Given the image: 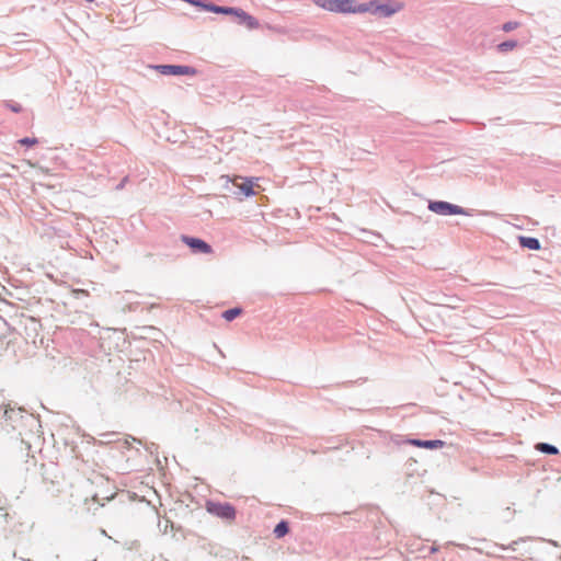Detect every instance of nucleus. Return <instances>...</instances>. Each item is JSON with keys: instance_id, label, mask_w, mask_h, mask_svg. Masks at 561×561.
<instances>
[{"instance_id": "obj_11", "label": "nucleus", "mask_w": 561, "mask_h": 561, "mask_svg": "<svg viewBox=\"0 0 561 561\" xmlns=\"http://www.w3.org/2000/svg\"><path fill=\"white\" fill-rule=\"evenodd\" d=\"M536 448L542 453L550 454V455H557L559 453L557 447L546 444V443L538 444Z\"/></svg>"}, {"instance_id": "obj_18", "label": "nucleus", "mask_w": 561, "mask_h": 561, "mask_svg": "<svg viewBox=\"0 0 561 561\" xmlns=\"http://www.w3.org/2000/svg\"><path fill=\"white\" fill-rule=\"evenodd\" d=\"M423 442L424 440H421V439H412L410 440V443L413 445V446H416V447H423Z\"/></svg>"}, {"instance_id": "obj_14", "label": "nucleus", "mask_w": 561, "mask_h": 561, "mask_svg": "<svg viewBox=\"0 0 561 561\" xmlns=\"http://www.w3.org/2000/svg\"><path fill=\"white\" fill-rule=\"evenodd\" d=\"M516 46H517V43L515 41H507V42L501 43L497 46V48H499V50L505 53V51H508V50H513Z\"/></svg>"}, {"instance_id": "obj_5", "label": "nucleus", "mask_w": 561, "mask_h": 561, "mask_svg": "<svg viewBox=\"0 0 561 561\" xmlns=\"http://www.w3.org/2000/svg\"><path fill=\"white\" fill-rule=\"evenodd\" d=\"M181 240L187 245L191 248V250L194 252V253H204V254H210L213 253V249L211 247L205 242L204 240L202 239H198V238H193V237H187V236H182L181 237Z\"/></svg>"}, {"instance_id": "obj_3", "label": "nucleus", "mask_w": 561, "mask_h": 561, "mask_svg": "<svg viewBox=\"0 0 561 561\" xmlns=\"http://www.w3.org/2000/svg\"><path fill=\"white\" fill-rule=\"evenodd\" d=\"M255 181L257 179H249L242 176H233L231 182L234 187L239 190L238 195L249 197L255 195L254 186H256Z\"/></svg>"}, {"instance_id": "obj_6", "label": "nucleus", "mask_w": 561, "mask_h": 561, "mask_svg": "<svg viewBox=\"0 0 561 561\" xmlns=\"http://www.w3.org/2000/svg\"><path fill=\"white\" fill-rule=\"evenodd\" d=\"M162 75L188 76L194 75L195 70L187 66L160 65L156 67Z\"/></svg>"}, {"instance_id": "obj_12", "label": "nucleus", "mask_w": 561, "mask_h": 561, "mask_svg": "<svg viewBox=\"0 0 561 561\" xmlns=\"http://www.w3.org/2000/svg\"><path fill=\"white\" fill-rule=\"evenodd\" d=\"M241 314V309L240 308H232V309H228L226 310L224 313H222V317L224 319H226L227 321H232L233 319H236L238 316Z\"/></svg>"}, {"instance_id": "obj_8", "label": "nucleus", "mask_w": 561, "mask_h": 561, "mask_svg": "<svg viewBox=\"0 0 561 561\" xmlns=\"http://www.w3.org/2000/svg\"><path fill=\"white\" fill-rule=\"evenodd\" d=\"M205 10L207 11H210V12H214V13H221V14H232V15H236L238 14L239 10L238 8H232V7H218V5H214V4H201Z\"/></svg>"}, {"instance_id": "obj_17", "label": "nucleus", "mask_w": 561, "mask_h": 561, "mask_svg": "<svg viewBox=\"0 0 561 561\" xmlns=\"http://www.w3.org/2000/svg\"><path fill=\"white\" fill-rule=\"evenodd\" d=\"M400 9V5H396L394 8H391L389 4H388V9H387V12H388V15L389 14H392L394 12H397L398 10Z\"/></svg>"}, {"instance_id": "obj_9", "label": "nucleus", "mask_w": 561, "mask_h": 561, "mask_svg": "<svg viewBox=\"0 0 561 561\" xmlns=\"http://www.w3.org/2000/svg\"><path fill=\"white\" fill-rule=\"evenodd\" d=\"M518 241L522 247L527 248L529 250H539L540 249V242L536 238L520 236L518 238Z\"/></svg>"}, {"instance_id": "obj_1", "label": "nucleus", "mask_w": 561, "mask_h": 561, "mask_svg": "<svg viewBox=\"0 0 561 561\" xmlns=\"http://www.w3.org/2000/svg\"><path fill=\"white\" fill-rule=\"evenodd\" d=\"M313 3L325 11L343 14L365 13L375 8V2L358 4L354 0H313Z\"/></svg>"}, {"instance_id": "obj_4", "label": "nucleus", "mask_w": 561, "mask_h": 561, "mask_svg": "<svg viewBox=\"0 0 561 561\" xmlns=\"http://www.w3.org/2000/svg\"><path fill=\"white\" fill-rule=\"evenodd\" d=\"M428 209L438 215H465L466 211L462 207L447 203V202H431Z\"/></svg>"}, {"instance_id": "obj_15", "label": "nucleus", "mask_w": 561, "mask_h": 561, "mask_svg": "<svg viewBox=\"0 0 561 561\" xmlns=\"http://www.w3.org/2000/svg\"><path fill=\"white\" fill-rule=\"evenodd\" d=\"M19 144L23 145V146H35V145L38 144V139L37 138L25 137V138L20 139Z\"/></svg>"}, {"instance_id": "obj_2", "label": "nucleus", "mask_w": 561, "mask_h": 561, "mask_svg": "<svg viewBox=\"0 0 561 561\" xmlns=\"http://www.w3.org/2000/svg\"><path fill=\"white\" fill-rule=\"evenodd\" d=\"M206 510L208 513L228 522H233L236 518V510L229 503L208 502Z\"/></svg>"}, {"instance_id": "obj_16", "label": "nucleus", "mask_w": 561, "mask_h": 561, "mask_svg": "<svg viewBox=\"0 0 561 561\" xmlns=\"http://www.w3.org/2000/svg\"><path fill=\"white\" fill-rule=\"evenodd\" d=\"M517 26H518V23H517V22H507V23H505V24L503 25V30H504L505 32H510V31H512V30L516 28Z\"/></svg>"}, {"instance_id": "obj_13", "label": "nucleus", "mask_w": 561, "mask_h": 561, "mask_svg": "<svg viewBox=\"0 0 561 561\" xmlns=\"http://www.w3.org/2000/svg\"><path fill=\"white\" fill-rule=\"evenodd\" d=\"M422 445H423V448L435 449V448H442L445 445V443L443 440L435 439V440H424Z\"/></svg>"}, {"instance_id": "obj_10", "label": "nucleus", "mask_w": 561, "mask_h": 561, "mask_svg": "<svg viewBox=\"0 0 561 561\" xmlns=\"http://www.w3.org/2000/svg\"><path fill=\"white\" fill-rule=\"evenodd\" d=\"M289 533V526L286 520L279 522L274 528V535L276 538H283Z\"/></svg>"}, {"instance_id": "obj_7", "label": "nucleus", "mask_w": 561, "mask_h": 561, "mask_svg": "<svg viewBox=\"0 0 561 561\" xmlns=\"http://www.w3.org/2000/svg\"><path fill=\"white\" fill-rule=\"evenodd\" d=\"M237 18L239 19V22L249 30H255L260 27L259 21L242 9L239 10Z\"/></svg>"}, {"instance_id": "obj_19", "label": "nucleus", "mask_w": 561, "mask_h": 561, "mask_svg": "<svg viewBox=\"0 0 561 561\" xmlns=\"http://www.w3.org/2000/svg\"><path fill=\"white\" fill-rule=\"evenodd\" d=\"M12 110H13L14 112H19V111H20V107L13 106V107H12Z\"/></svg>"}]
</instances>
